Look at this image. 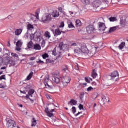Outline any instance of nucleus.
<instances>
[{"label": "nucleus", "mask_w": 128, "mask_h": 128, "mask_svg": "<svg viewBox=\"0 0 128 128\" xmlns=\"http://www.w3.org/2000/svg\"><path fill=\"white\" fill-rule=\"evenodd\" d=\"M103 2H105V4H110V2H108V0H102Z\"/></svg>", "instance_id": "6e6d98bb"}, {"label": "nucleus", "mask_w": 128, "mask_h": 128, "mask_svg": "<svg viewBox=\"0 0 128 128\" xmlns=\"http://www.w3.org/2000/svg\"><path fill=\"white\" fill-rule=\"evenodd\" d=\"M124 44H126L124 42H121V44L118 46L120 50H122V48H124Z\"/></svg>", "instance_id": "e433bc0d"}, {"label": "nucleus", "mask_w": 128, "mask_h": 128, "mask_svg": "<svg viewBox=\"0 0 128 128\" xmlns=\"http://www.w3.org/2000/svg\"><path fill=\"white\" fill-rule=\"evenodd\" d=\"M52 80L56 84H59L60 82V80L58 77H54Z\"/></svg>", "instance_id": "393cba45"}, {"label": "nucleus", "mask_w": 128, "mask_h": 128, "mask_svg": "<svg viewBox=\"0 0 128 128\" xmlns=\"http://www.w3.org/2000/svg\"><path fill=\"white\" fill-rule=\"evenodd\" d=\"M120 24L121 26H126V20L120 18Z\"/></svg>", "instance_id": "aec40b11"}, {"label": "nucleus", "mask_w": 128, "mask_h": 128, "mask_svg": "<svg viewBox=\"0 0 128 128\" xmlns=\"http://www.w3.org/2000/svg\"><path fill=\"white\" fill-rule=\"evenodd\" d=\"M3 64L6 66L7 64H8V62H10V58L8 56H4L3 58Z\"/></svg>", "instance_id": "9d476101"}, {"label": "nucleus", "mask_w": 128, "mask_h": 128, "mask_svg": "<svg viewBox=\"0 0 128 128\" xmlns=\"http://www.w3.org/2000/svg\"><path fill=\"white\" fill-rule=\"evenodd\" d=\"M92 90H94V88L92 86H90L87 88L88 92H90Z\"/></svg>", "instance_id": "5fc2aeb1"}, {"label": "nucleus", "mask_w": 128, "mask_h": 128, "mask_svg": "<svg viewBox=\"0 0 128 128\" xmlns=\"http://www.w3.org/2000/svg\"><path fill=\"white\" fill-rule=\"evenodd\" d=\"M82 112H78V113L74 114L75 116H78V114H82Z\"/></svg>", "instance_id": "e2e57ef3"}, {"label": "nucleus", "mask_w": 128, "mask_h": 128, "mask_svg": "<svg viewBox=\"0 0 128 128\" xmlns=\"http://www.w3.org/2000/svg\"><path fill=\"white\" fill-rule=\"evenodd\" d=\"M94 8H97L100 4H102V0H95L92 4Z\"/></svg>", "instance_id": "0eeeda50"}, {"label": "nucleus", "mask_w": 128, "mask_h": 128, "mask_svg": "<svg viewBox=\"0 0 128 128\" xmlns=\"http://www.w3.org/2000/svg\"><path fill=\"white\" fill-rule=\"evenodd\" d=\"M44 86H45L46 88H52V86H50V84H48V83H46V84H44Z\"/></svg>", "instance_id": "a18cd8bd"}, {"label": "nucleus", "mask_w": 128, "mask_h": 128, "mask_svg": "<svg viewBox=\"0 0 128 128\" xmlns=\"http://www.w3.org/2000/svg\"><path fill=\"white\" fill-rule=\"evenodd\" d=\"M98 26H99L100 30H102L104 32V30L106 28V24L104 22H98Z\"/></svg>", "instance_id": "1a4fd4ad"}, {"label": "nucleus", "mask_w": 128, "mask_h": 128, "mask_svg": "<svg viewBox=\"0 0 128 128\" xmlns=\"http://www.w3.org/2000/svg\"><path fill=\"white\" fill-rule=\"evenodd\" d=\"M67 44H64V42H60L59 44L58 48L60 50H62L64 46H66Z\"/></svg>", "instance_id": "f3484780"}, {"label": "nucleus", "mask_w": 128, "mask_h": 128, "mask_svg": "<svg viewBox=\"0 0 128 128\" xmlns=\"http://www.w3.org/2000/svg\"><path fill=\"white\" fill-rule=\"evenodd\" d=\"M26 38H28V32H26Z\"/></svg>", "instance_id": "774afa93"}, {"label": "nucleus", "mask_w": 128, "mask_h": 128, "mask_svg": "<svg viewBox=\"0 0 128 128\" xmlns=\"http://www.w3.org/2000/svg\"><path fill=\"white\" fill-rule=\"evenodd\" d=\"M78 46V42H72L70 46Z\"/></svg>", "instance_id": "58836bf2"}, {"label": "nucleus", "mask_w": 128, "mask_h": 128, "mask_svg": "<svg viewBox=\"0 0 128 128\" xmlns=\"http://www.w3.org/2000/svg\"><path fill=\"white\" fill-rule=\"evenodd\" d=\"M54 61L52 60H50V58H48L46 60V64H54Z\"/></svg>", "instance_id": "473e14b6"}, {"label": "nucleus", "mask_w": 128, "mask_h": 128, "mask_svg": "<svg viewBox=\"0 0 128 128\" xmlns=\"http://www.w3.org/2000/svg\"><path fill=\"white\" fill-rule=\"evenodd\" d=\"M16 50H18V52H20V50H21V48L18 46L17 48H16Z\"/></svg>", "instance_id": "052dcab7"}, {"label": "nucleus", "mask_w": 128, "mask_h": 128, "mask_svg": "<svg viewBox=\"0 0 128 128\" xmlns=\"http://www.w3.org/2000/svg\"><path fill=\"white\" fill-rule=\"evenodd\" d=\"M22 46V40H18L16 43V46L20 47Z\"/></svg>", "instance_id": "cd10ccee"}, {"label": "nucleus", "mask_w": 128, "mask_h": 128, "mask_svg": "<svg viewBox=\"0 0 128 128\" xmlns=\"http://www.w3.org/2000/svg\"><path fill=\"white\" fill-rule=\"evenodd\" d=\"M45 112L47 114V116H49V118H52V116H54V114H52V111L48 110V108H46L45 109Z\"/></svg>", "instance_id": "9b49d317"}, {"label": "nucleus", "mask_w": 128, "mask_h": 128, "mask_svg": "<svg viewBox=\"0 0 128 128\" xmlns=\"http://www.w3.org/2000/svg\"><path fill=\"white\" fill-rule=\"evenodd\" d=\"M96 30L94 25L90 24L86 27V32L88 34H94Z\"/></svg>", "instance_id": "7ed1b4c3"}, {"label": "nucleus", "mask_w": 128, "mask_h": 128, "mask_svg": "<svg viewBox=\"0 0 128 128\" xmlns=\"http://www.w3.org/2000/svg\"><path fill=\"white\" fill-rule=\"evenodd\" d=\"M81 52L84 54H88V52H90V50L86 47V45L85 44H82L81 47Z\"/></svg>", "instance_id": "6e6552de"}, {"label": "nucleus", "mask_w": 128, "mask_h": 128, "mask_svg": "<svg viewBox=\"0 0 128 128\" xmlns=\"http://www.w3.org/2000/svg\"><path fill=\"white\" fill-rule=\"evenodd\" d=\"M34 34L35 37L34 38V40L37 42H40L42 40V34L40 33V32H36L34 33Z\"/></svg>", "instance_id": "39448f33"}, {"label": "nucleus", "mask_w": 128, "mask_h": 128, "mask_svg": "<svg viewBox=\"0 0 128 128\" xmlns=\"http://www.w3.org/2000/svg\"><path fill=\"white\" fill-rule=\"evenodd\" d=\"M102 100L104 102H110L108 97H106L104 96H102Z\"/></svg>", "instance_id": "dca6fc26"}, {"label": "nucleus", "mask_w": 128, "mask_h": 128, "mask_svg": "<svg viewBox=\"0 0 128 128\" xmlns=\"http://www.w3.org/2000/svg\"><path fill=\"white\" fill-rule=\"evenodd\" d=\"M70 104V106H76L78 104V101L74 100V99H71L69 102H68V104Z\"/></svg>", "instance_id": "f8f14e48"}, {"label": "nucleus", "mask_w": 128, "mask_h": 128, "mask_svg": "<svg viewBox=\"0 0 128 128\" xmlns=\"http://www.w3.org/2000/svg\"><path fill=\"white\" fill-rule=\"evenodd\" d=\"M120 74H118V71H114L113 72H111L110 76L111 77L112 80H114L116 78H117L115 82H118V76Z\"/></svg>", "instance_id": "20e7f679"}, {"label": "nucleus", "mask_w": 128, "mask_h": 128, "mask_svg": "<svg viewBox=\"0 0 128 128\" xmlns=\"http://www.w3.org/2000/svg\"><path fill=\"white\" fill-rule=\"evenodd\" d=\"M34 93V89H30L28 92V94L26 96V98H29L32 104L34 101V98L32 96V94Z\"/></svg>", "instance_id": "f03ea898"}, {"label": "nucleus", "mask_w": 128, "mask_h": 128, "mask_svg": "<svg viewBox=\"0 0 128 128\" xmlns=\"http://www.w3.org/2000/svg\"><path fill=\"white\" fill-rule=\"evenodd\" d=\"M34 38H36V34H31L30 35V40H34Z\"/></svg>", "instance_id": "ea45409f"}, {"label": "nucleus", "mask_w": 128, "mask_h": 128, "mask_svg": "<svg viewBox=\"0 0 128 128\" xmlns=\"http://www.w3.org/2000/svg\"><path fill=\"white\" fill-rule=\"evenodd\" d=\"M62 32H60L59 28L56 29L54 32V36H60L62 34Z\"/></svg>", "instance_id": "6ab92c4d"}, {"label": "nucleus", "mask_w": 128, "mask_h": 128, "mask_svg": "<svg viewBox=\"0 0 128 128\" xmlns=\"http://www.w3.org/2000/svg\"><path fill=\"white\" fill-rule=\"evenodd\" d=\"M58 10L60 12H62V8L61 7L58 8Z\"/></svg>", "instance_id": "680f3d73"}, {"label": "nucleus", "mask_w": 128, "mask_h": 128, "mask_svg": "<svg viewBox=\"0 0 128 128\" xmlns=\"http://www.w3.org/2000/svg\"><path fill=\"white\" fill-rule=\"evenodd\" d=\"M63 82H68L70 84V78L68 76H66L64 78V80Z\"/></svg>", "instance_id": "5701e85b"}, {"label": "nucleus", "mask_w": 128, "mask_h": 128, "mask_svg": "<svg viewBox=\"0 0 128 128\" xmlns=\"http://www.w3.org/2000/svg\"><path fill=\"white\" fill-rule=\"evenodd\" d=\"M52 20V15L48 13L44 14L42 18V20L44 24H48Z\"/></svg>", "instance_id": "f257e3e1"}, {"label": "nucleus", "mask_w": 128, "mask_h": 128, "mask_svg": "<svg viewBox=\"0 0 128 128\" xmlns=\"http://www.w3.org/2000/svg\"><path fill=\"white\" fill-rule=\"evenodd\" d=\"M64 22H61L59 26V28H64Z\"/></svg>", "instance_id": "de8ad7c7"}, {"label": "nucleus", "mask_w": 128, "mask_h": 128, "mask_svg": "<svg viewBox=\"0 0 128 128\" xmlns=\"http://www.w3.org/2000/svg\"><path fill=\"white\" fill-rule=\"evenodd\" d=\"M72 114H74L76 112V107L73 106L72 107Z\"/></svg>", "instance_id": "37998d69"}, {"label": "nucleus", "mask_w": 128, "mask_h": 128, "mask_svg": "<svg viewBox=\"0 0 128 128\" xmlns=\"http://www.w3.org/2000/svg\"><path fill=\"white\" fill-rule=\"evenodd\" d=\"M48 77H46L44 79V84L48 83Z\"/></svg>", "instance_id": "a19ab883"}, {"label": "nucleus", "mask_w": 128, "mask_h": 128, "mask_svg": "<svg viewBox=\"0 0 128 128\" xmlns=\"http://www.w3.org/2000/svg\"><path fill=\"white\" fill-rule=\"evenodd\" d=\"M81 2L84 4H90V0H81Z\"/></svg>", "instance_id": "c9c22d12"}, {"label": "nucleus", "mask_w": 128, "mask_h": 128, "mask_svg": "<svg viewBox=\"0 0 128 128\" xmlns=\"http://www.w3.org/2000/svg\"><path fill=\"white\" fill-rule=\"evenodd\" d=\"M85 81L86 82H88V84H90V80L88 79V77H86L85 78Z\"/></svg>", "instance_id": "3c124183"}, {"label": "nucleus", "mask_w": 128, "mask_h": 128, "mask_svg": "<svg viewBox=\"0 0 128 128\" xmlns=\"http://www.w3.org/2000/svg\"><path fill=\"white\" fill-rule=\"evenodd\" d=\"M68 82H65L64 81H63V82H62V84H63L64 86H68Z\"/></svg>", "instance_id": "8fccbe9b"}, {"label": "nucleus", "mask_w": 128, "mask_h": 128, "mask_svg": "<svg viewBox=\"0 0 128 128\" xmlns=\"http://www.w3.org/2000/svg\"><path fill=\"white\" fill-rule=\"evenodd\" d=\"M34 46V43L32 42V41L30 40L28 44V48H32V46Z\"/></svg>", "instance_id": "bb28decb"}, {"label": "nucleus", "mask_w": 128, "mask_h": 128, "mask_svg": "<svg viewBox=\"0 0 128 128\" xmlns=\"http://www.w3.org/2000/svg\"><path fill=\"white\" fill-rule=\"evenodd\" d=\"M6 66H3V67H2V68H0V70H6Z\"/></svg>", "instance_id": "338daca9"}, {"label": "nucleus", "mask_w": 128, "mask_h": 128, "mask_svg": "<svg viewBox=\"0 0 128 128\" xmlns=\"http://www.w3.org/2000/svg\"><path fill=\"white\" fill-rule=\"evenodd\" d=\"M68 70V66H62V70H63L64 72H66V70Z\"/></svg>", "instance_id": "79ce46f5"}, {"label": "nucleus", "mask_w": 128, "mask_h": 128, "mask_svg": "<svg viewBox=\"0 0 128 128\" xmlns=\"http://www.w3.org/2000/svg\"><path fill=\"white\" fill-rule=\"evenodd\" d=\"M110 22H116L118 20V19L116 18V17H114L111 16L108 18Z\"/></svg>", "instance_id": "c756f323"}, {"label": "nucleus", "mask_w": 128, "mask_h": 128, "mask_svg": "<svg viewBox=\"0 0 128 128\" xmlns=\"http://www.w3.org/2000/svg\"><path fill=\"white\" fill-rule=\"evenodd\" d=\"M20 92H21V94H26V90H20Z\"/></svg>", "instance_id": "bf43d9fd"}, {"label": "nucleus", "mask_w": 128, "mask_h": 128, "mask_svg": "<svg viewBox=\"0 0 128 128\" xmlns=\"http://www.w3.org/2000/svg\"><path fill=\"white\" fill-rule=\"evenodd\" d=\"M33 48L34 50H40L42 47H40V44H36L34 45Z\"/></svg>", "instance_id": "ddd939ff"}, {"label": "nucleus", "mask_w": 128, "mask_h": 128, "mask_svg": "<svg viewBox=\"0 0 128 128\" xmlns=\"http://www.w3.org/2000/svg\"><path fill=\"white\" fill-rule=\"evenodd\" d=\"M49 56L48 54L45 53L42 55V58H44V60H46V58H48Z\"/></svg>", "instance_id": "4c0bfd02"}, {"label": "nucleus", "mask_w": 128, "mask_h": 128, "mask_svg": "<svg viewBox=\"0 0 128 128\" xmlns=\"http://www.w3.org/2000/svg\"><path fill=\"white\" fill-rule=\"evenodd\" d=\"M98 74H96V69L93 70L92 74V78H96Z\"/></svg>", "instance_id": "a211bd4d"}, {"label": "nucleus", "mask_w": 128, "mask_h": 128, "mask_svg": "<svg viewBox=\"0 0 128 128\" xmlns=\"http://www.w3.org/2000/svg\"><path fill=\"white\" fill-rule=\"evenodd\" d=\"M11 54L12 56H15V58H18V55L16 54L12 53Z\"/></svg>", "instance_id": "603ef678"}, {"label": "nucleus", "mask_w": 128, "mask_h": 128, "mask_svg": "<svg viewBox=\"0 0 128 128\" xmlns=\"http://www.w3.org/2000/svg\"><path fill=\"white\" fill-rule=\"evenodd\" d=\"M6 80L5 74L2 75L0 76V80Z\"/></svg>", "instance_id": "49530a36"}, {"label": "nucleus", "mask_w": 128, "mask_h": 128, "mask_svg": "<svg viewBox=\"0 0 128 128\" xmlns=\"http://www.w3.org/2000/svg\"><path fill=\"white\" fill-rule=\"evenodd\" d=\"M68 28H74V24H72V22L70 21H69L68 22Z\"/></svg>", "instance_id": "b1692460"}, {"label": "nucleus", "mask_w": 128, "mask_h": 128, "mask_svg": "<svg viewBox=\"0 0 128 128\" xmlns=\"http://www.w3.org/2000/svg\"><path fill=\"white\" fill-rule=\"evenodd\" d=\"M115 30H116V26L110 28L109 30V32H114Z\"/></svg>", "instance_id": "f704fd0d"}, {"label": "nucleus", "mask_w": 128, "mask_h": 128, "mask_svg": "<svg viewBox=\"0 0 128 128\" xmlns=\"http://www.w3.org/2000/svg\"><path fill=\"white\" fill-rule=\"evenodd\" d=\"M52 16H54V18H58L60 16V13L58 10H54L52 14Z\"/></svg>", "instance_id": "4468645a"}, {"label": "nucleus", "mask_w": 128, "mask_h": 128, "mask_svg": "<svg viewBox=\"0 0 128 128\" xmlns=\"http://www.w3.org/2000/svg\"><path fill=\"white\" fill-rule=\"evenodd\" d=\"M76 70H78V64L76 63Z\"/></svg>", "instance_id": "69168bd1"}, {"label": "nucleus", "mask_w": 128, "mask_h": 128, "mask_svg": "<svg viewBox=\"0 0 128 128\" xmlns=\"http://www.w3.org/2000/svg\"><path fill=\"white\" fill-rule=\"evenodd\" d=\"M46 98H48V100H50V98H50V96H48V95H46Z\"/></svg>", "instance_id": "0e129e2a"}, {"label": "nucleus", "mask_w": 128, "mask_h": 128, "mask_svg": "<svg viewBox=\"0 0 128 128\" xmlns=\"http://www.w3.org/2000/svg\"><path fill=\"white\" fill-rule=\"evenodd\" d=\"M74 52L75 54H80L82 52V49L80 48H76L74 49Z\"/></svg>", "instance_id": "4be33fe9"}, {"label": "nucleus", "mask_w": 128, "mask_h": 128, "mask_svg": "<svg viewBox=\"0 0 128 128\" xmlns=\"http://www.w3.org/2000/svg\"><path fill=\"white\" fill-rule=\"evenodd\" d=\"M76 26H82V22L80 20H77L76 21Z\"/></svg>", "instance_id": "72a5a7b5"}, {"label": "nucleus", "mask_w": 128, "mask_h": 128, "mask_svg": "<svg viewBox=\"0 0 128 128\" xmlns=\"http://www.w3.org/2000/svg\"><path fill=\"white\" fill-rule=\"evenodd\" d=\"M6 126L8 128H14L16 124L14 120H10L7 122Z\"/></svg>", "instance_id": "423d86ee"}, {"label": "nucleus", "mask_w": 128, "mask_h": 128, "mask_svg": "<svg viewBox=\"0 0 128 128\" xmlns=\"http://www.w3.org/2000/svg\"><path fill=\"white\" fill-rule=\"evenodd\" d=\"M38 64H44V61H42V60H39L37 62Z\"/></svg>", "instance_id": "13d9d810"}, {"label": "nucleus", "mask_w": 128, "mask_h": 128, "mask_svg": "<svg viewBox=\"0 0 128 128\" xmlns=\"http://www.w3.org/2000/svg\"><path fill=\"white\" fill-rule=\"evenodd\" d=\"M22 32V29L19 28L16 30L14 32L15 36H20V34Z\"/></svg>", "instance_id": "2eb2a0df"}, {"label": "nucleus", "mask_w": 128, "mask_h": 128, "mask_svg": "<svg viewBox=\"0 0 128 128\" xmlns=\"http://www.w3.org/2000/svg\"><path fill=\"white\" fill-rule=\"evenodd\" d=\"M26 88L27 90H30V88H32V86L30 85H27Z\"/></svg>", "instance_id": "4d7b16f0"}, {"label": "nucleus", "mask_w": 128, "mask_h": 128, "mask_svg": "<svg viewBox=\"0 0 128 128\" xmlns=\"http://www.w3.org/2000/svg\"><path fill=\"white\" fill-rule=\"evenodd\" d=\"M27 28L28 30H34V26L30 24H28L27 26Z\"/></svg>", "instance_id": "a878e982"}, {"label": "nucleus", "mask_w": 128, "mask_h": 128, "mask_svg": "<svg viewBox=\"0 0 128 128\" xmlns=\"http://www.w3.org/2000/svg\"><path fill=\"white\" fill-rule=\"evenodd\" d=\"M45 44H46V41L44 40H42V42L41 46H42V48H44Z\"/></svg>", "instance_id": "c03bdc74"}, {"label": "nucleus", "mask_w": 128, "mask_h": 128, "mask_svg": "<svg viewBox=\"0 0 128 128\" xmlns=\"http://www.w3.org/2000/svg\"><path fill=\"white\" fill-rule=\"evenodd\" d=\"M44 36L46 38H50V33L48 31H46L44 33Z\"/></svg>", "instance_id": "7c9ffc66"}, {"label": "nucleus", "mask_w": 128, "mask_h": 128, "mask_svg": "<svg viewBox=\"0 0 128 128\" xmlns=\"http://www.w3.org/2000/svg\"><path fill=\"white\" fill-rule=\"evenodd\" d=\"M3 62V59L2 57L0 56V66H2Z\"/></svg>", "instance_id": "09e8293b"}, {"label": "nucleus", "mask_w": 128, "mask_h": 128, "mask_svg": "<svg viewBox=\"0 0 128 128\" xmlns=\"http://www.w3.org/2000/svg\"><path fill=\"white\" fill-rule=\"evenodd\" d=\"M79 108L80 110H84V106L82 104H79Z\"/></svg>", "instance_id": "864d4df0"}, {"label": "nucleus", "mask_w": 128, "mask_h": 128, "mask_svg": "<svg viewBox=\"0 0 128 128\" xmlns=\"http://www.w3.org/2000/svg\"><path fill=\"white\" fill-rule=\"evenodd\" d=\"M34 74V72H30L28 76L26 77L27 80H30L32 78V75Z\"/></svg>", "instance_id": "c85d7f7f"}, {"label": "nucleus", "mask_w": 128, "mask_h": 128, "mask_svg": "<svg viewBox=\"0 0 128 128\" xmlns=\"http://www.w3.org/2000/svg\"><path fill=\"white\" fill-rule=\"evenodd\" d=\"M8 64H10L9 66H16V61L12 60L10 59L8 62Z\"/></svg>", "instance_id": "412c9836"}, {"label": "nucleus", "mask_w": 128, "mask_h": 128, "mask_svg": "<svg viewBox=\"0 0 128 128\" xmlns=\"http://www.w3.org/2000/svg\"><path fill=\"white\" fill-rule=\"evenodd\" d=\"M36 126V118H33L32 119V126Z\"/></svg>", "instance_id": "2f4dec72"}]
</instances>
